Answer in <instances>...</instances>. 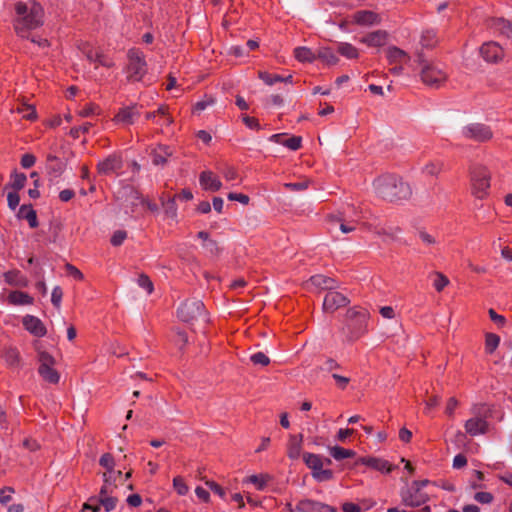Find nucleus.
Returning <instances> with one entry per match:
<instances>
[{
  "label": "nucleus",
  "mask_w": 512,
  "mask_h": 512,
  "mask_svg": "<svg viewBox=\"0 0 512 512\" xmlns=\"http://www.w3.org/2000/svg\"><path fill=\"white\" fill-rule=\"evenodd\" d=\"M286 133H278L270 136L269 140L278 144H281L292 151H296L302 146V137L300 136H291L286 138Z\"/></svg>",
  "instance_id": "nucleus-19"
},
{
  "label": "nucleus",
  "mask_w": 512,
  "mask_h": 512,
  "mask_svg": "<svg viewBox=\"0 0 512 512\" xmlns=\"http://www.w3.org/2000/svg\"><path fill=\"white\" fill-rule=\"evenodd\" d=\"M436 279L433 282V286L437 292L444 290L449 285V279L441 272H435Z\"/></svg>",
  "instance_id": "nucleus-46"
},
{
  "label": "nucleus",
  "mask_w": 512,
  "mask_h": 512,
  "mask_svg": "<svg viewBox=\"0 0 512 512\" xmlns=\"http://www.w3.org/2000/svg\"><path fill=\"white\" fill-rule=\"evenodd\" d=\"M388 41V33L385 30H376L366 34L359 39L360 43L369 47H382Z\"/></svg>",
  "instance_id": "nucleus-17"
},
{
  "label": "nucleus",
  "mask_w": 512,
  "mask_h": 512,
  "mask_svg": "<svg viewBox=\"0 0 512 512\" xmlns=\"http://www.w3.org/2000/svg\"><path fill=\"white\" fill-rule=\"evenodd\" d=\"M259 78L267 85H273L276 82H282V76L278 74H271L266 71H259L258 73Z\"/></svg>",
  "instance_id": "nucleus-45"
},
{
  "label": "nucleus",
  "mask_w": 512,
  "mask_h": 512,
  "mask_svg": "<svg viewBox=\"0 0 512 512\" xmlns=\"http://www.w3.org/2000/svg\"><path fill=\"white\" fill-rule=\"evenodd\" d=\"M7 303L13 306H26L32 304V296L20 289L12 290L7 295Z\"/></svg>",
  "instance_id": "nucleus-24"
},
{
  "label": "nucleus",
  "mask_w": 512,
  "mask_h": 512,
  "mask_svg": "<svg viewBox=\"0 0 512 512\" xmlns=\"http://www.w3.org/2000/svg\"><path fill=\"white\" fill-rule=\"evenodd\" d=\"M206 486L215 494H217L222 499L225 498L226 492L222 486H220L218 483H216L213 480H206L205 481Z\"/></svg>",
  "instance_id": "nucleus-53"
},
{
  "label": "nucleus",
  "mask_w": 512,
  "mask_h": 512,
  "mask_svg": "<svg viewBox=\"0 0 512 512\" xmlns=\"http://www.w3.org/2000/svg\"><path fill=\"white\" fill-rule=\"evenodd\" d=\"M200 185L204 190L216 192L222 187L221 181L212 171H203L199 176Z\"/></svg>",
  "instance_id": "nucleus-18"
},
{
  "label": "nucleus",
  "mask_w": 512,
  "mask_h": 512,
  "mask_svg": "<svg viewBox=\"0 0 512 512\" xmlns=\"http://www.w3.org/2000/svg\"><path fill=\"white\" fill-rule=\"evenodd\" d=\"M493 26H495L501 34L508 38L512 37V22L503 18L493 19Z\"/></svg>",
  "instance_id": "nucleus-41"
},
{
  "label": "nucleus",
  "mask_w": 512,
  "mask_h": 512,
  "mask_svg": "<svg viewBox=\"0 0 512 512\" xmlns=\"http://www.w3.org/2000/svg\"><path fill=\"white\" fill-rule=\"evenodd\" d=\"M316 59L321 60L328 66L336 65L339 62V58L330 47H321L317 49Z\"/></svg>",
  "instance_id": "nucleus-31"
},
{
  "label": "nucleus",
  "mask_w": 512,
  "mask_h": 512,
  "mask_svg": "<svg viewBox=\"0 0 512 512\" xmlns=\"http://www.w3.org/2000/svg\"><path fill=\"white\" fill-rule=\"evenodd\" d=\"M373 185L376 194L391 203L406 201L412 195L410 185L395 174H383L375 179Z\"/></svg>",
  "instance_id": "nucleus-1"
},
{
  "label": "nucleus",
  "mask_w": 512,
  "mask_h": 512,
  "mask_svg": "<svg viewBox=\"0 0 512 512\" xmlns=\"http://www.w3.org/2000/svg\"><path fill=\"white\" fill-rule=\"evenodd\" d=\"M124 166L123 158L120 154H110L104 160L97 164V172L100 175L108 176L118 173Z\"/></svg>",
  "instance_id": "nucleus-11"
},
{
  "label": "nucleus",
  "mask_w": 512,
  "mask_h": 512,
  "mask_svg": "<svg viewBox=\"0 0 512 512\" xmlns=\"http://www.w3.org/2000/svg\"><path fill=\"white\" fill-rule=\"evenodd\" d=\"M302 442L303 434L290 435L287 443V456L290 459L296 460L300 457L302 450Z\"/></svg>",
  "instance_id": "nucleus-26"
},
{
  "label": "nucleus",
  "mask_w": 512,
  "mask_h": 512,
  "mask_svg": "<svg viewBox=\"0 0 512 512\" xmlns=\"http://www.w3.org/2000/svg\"><path fill=\"white\" fill-rule=\"evenodd\" d=\"M151 156L154 165L164 166L167 163L168 158L172 156V151L167 145H158L153 149Z\"/></svg>",
  "instance_id": "nucleus-30"
},
{
  "label": "nucleus",
  "mask_w": 512,
  "mask_h": 512,
  "mask_svg": "<svg viewBox=\"0 0 512 512\" xmlns=\"http://www.w3.org/2000/svg\"><path fill=\"white\" fill-rule=\"evenodd\" d=\"M96 59L94 63H97L98 65H101L106 68H111L114 66V62L112 59L104 55L101 51L98 52L97 55H95Z\"/></svg>",
  "instance_id": "nucleus-58"
},
{
  "label": "nucleus",
  "mask_w": 512,
  "mask_h": 512,
  "mask_svg": "<svg viewBox=\"0 0 512 512\" xmlns=\"http://www.w3.org/2000/svg\"><path fill=\"white\" fill-rule=\"evenodd\" d=\"M488 430V422L483 418H471L465 422V431L471 436L485 434Z\"/></svg>",
  "instance_id": "nucleus-23"
},
{
  "label": "nucleus",
  "mask_w": 512,
  "mask_h": 512,
  "mask_svg": "<svg viewBox=\"0 0 512 512\" xmlns=\"http://www.w3.org/2000/svg\"><path fill=\"white\" fill-rule=\"evenodd\" d=\"M387 59L389 64H404L410 61V56L402 49L391 46L387 49Z\"/></svg>",
  "instance_id": "nucleus-28"
},
{
  "label": "nucleus",
  "mask_w": 512,
  "mask_h": 512,
  "mask_svg": "<svg viewBox=\"0 0 512 512\" xmlns=\"http://www.w3.org/2000/svg\"><path fill=\"white\" fill-rule=\"evenodd\" d=\"M294 56L299 62L312 63L316 60V52L308 47H297L294 50Z\"/></svg>",
  "instance_id": "nucleus-35"
},
{
  "label": "nucleus",
  "mask_w": 512,
  "mask_h": 512,
  "mask_svg": "<svg viewBox=\"0 0 512 512\" xmlns=\"http://www.w3.org/2000/svg\"><path fill=\"white\" fill-rule=\"evenodd\" d=\"M47 167L50 173H53L55 177L59 176L65 167L64 162L56 156H48Z\"/></svg>",
  "instance_id": "nucleus-37"
},
{
  "label": "nucleus",
  "mask_w": 512,
  "mask_h": 512,
  "mask_svg": "<svg viewBox=\"0 0 512 512\" xmlns=\"http://www.w3.org/2000/svg\"><path fill=\"white\" fill-rule=\"evenodd\" d=\"M402 504L408 507H419L429 501V496L426 493H415V489H404L401 491Z\"/></svg>",
  "instance_id": "nucleus-14"
},
{
  "label": "nucleus",
  "mask_w": 512,
  "mask_h": 512,
  "mask_svg": "<svg viewBox=\"0 0 512 512\" xmlns=\"http://www.w3.org/2000/svg\"><path fill=\"white\" fill-rule=\"evenodd\" d=\"M436 43V34L434 31H426L421 36V44L423 47H433Z\"/></svg>",
  "instance_id": "nucleus-51"
},
{
  "label": "nucleus",
  "mask_w": 512,
  "mask_h": 512,
  "mask_svg": "<svg viewBox=\"0 0 512 512\" xmlns=\"http://www.w3.org/2000/svg\"><path fill=\"white\" fill-rule=\"evenodd\" d=\"M5 192L7 193L8 207L12 210H15L20 203V197H19L18 191L7 190Z\"/></svg>",
  "instance_id": "nucleus-50"
},
{
  "label": "nucleus",
  "mask_w": 512,
  "mask_h": 512,
  "mask_svg": "<svg viewBox=\"0 0 512 512\" xmlns=\"http://www.w3.org/2000/svg\"><path fill=\"white\" fill-rule=\"evenodd\" d=\"M34 349L37 351V372L40 378L52 385H56L60 381V373L56 369V359L53 355L43 350L42 347H39L34 343Z\"/></svg>",
  "instance_id": "nucleus-4"
},
{
  "label": "nucleus",
  "mask_w": 512,
  "mask_h": 512,
  "mask_svg": "<svg viewBox=\"0 0 512 512\" xmlns=\"http://www.w3.org/2000/svg\"><path fill=\"white\" fill-rule=\"evenodd\" d=\"M140 110L141 107L138 105L121 108L115 115V120L125 124H132L134 120L140 116Z\"/></svg>",
  "instance_id": "nucleus-21"
},
{
  "label": "nucleus",
  "mask_w": 512,
  "mask_h": 512,
  "mask_svg": "<svg viewBox=\"0 0 512 512\" xmlns=\"http://www.w3.org/2000/svg\"><path fill=\"white\" fill-rule=\"evenodd\" d=\"M222 174H223V177L227 180V181H233V180H236L238 178V172L237 170L232 167V166H228L226 165L222 170H221Z\"/></svg>",
  "instance_id": "nucleus-62"
},
{
  "label": "nucleus",
  "mask_w": 512,
  "mask_h": 512,
  "mask_svg": "<svg viewBox=\"0 0 512 512\" xmlns=\"http://www.w3.org/2000/svg\"><path fill=\"white\" fill-rule=\"evenodd\" d=\"M350 300L344 294L333 290L326 293L323 300V310L327 313H334L336 310L347 306Z\"/></svg>",
  "instance_id": "nucleus-13"
},
{
  "label": "nucleus",
  "mask_w": 512,
  "mask_h": 512,
  "mask_svg": "<svg viewBox=\"0 0 512 512\" xmlns=\"http://www.w3.org/2000/svg\"><path fill=\"white\" fill-rule=\"evenodd\" d=\"M480 54L487 62H497L503 57V50L496 42H487L480 47Z\"/></svg>",
  "instance_id": "nucleus-16"
},
{
  "label": "nucleus",
  "mask_w": 512,
  "mask_h": 512,
  "mask_svg": "<svg viewBox=\"0 0 512 512\" xmlns=\"http://www.w3.org/2000/svg\"><path fill=\"white\" fill-rule=\"evenodd\" d=\"M15 15L13 27L16 34L23 39H30L32 35V9L23 1L14 4Z\"/></svg>",
  "instance_id": "nucleus-5"
},
{
  "label": "nucleus",
  "mask_w": 512,
  "mask_h": 512,
  "mask_svg": "<svg viewBox=\"0 0 512 512\" xmlns=\"http://www.w3.org/2000/svg\"><path fill=\"white\" fill-rule=\"evenodd\" d=\"M63 297V291L60 286H55L51 294V302L55 308H59Z\"/></svg>",
  "instance_id": "nucleus-56"
},
{
  "label": "nucleus",
  "mask_w": 512,
  "mask_h": 512,
  "mask_svg": "<svg viewBox=\"0 0 512 512\" xmlns=\"http://www.w3.org/2000/svg\"><path fill=\"white\" fill-rule=\"evenodd\" d=\"M34 29L43 24L42 17L44 15V10L42 6L34 1Z\"/></svg>",
  "instance_id": "nucleus-55"
},
{
  "label": "nucleus",
  "mask_w": 512,
  "mask_h": 512,
  "mask_svg": "<svg viewBox=\"0 0 512 512\" xmlns=\"http://www.w3.org/2000/svg\"><path fill=\"white\" fill-rule=\"evenodd\" d=\"M337 52L346 57L347 59H357L359 57V52L356 47L347 42H341L338 44Z\"/></svg>",
  "instance_id": "nucleus-36"
},
{
  "label": "nucleus",
  "mask_w": 512,
  "mask_h": 512,
  "mask_svg": "<svg viewBox=\"0 0 512 512\" xmlns=\"http://www.w3.org/2000/svg\"><path fill=\"white\" fill-rule=\"evenodd\" d=\"M401 232V228L399 226H376L374 228V233L379 236H387L391 239H396L397 235Z\"/></svg>",
  "instance_id": "nucleus-40"
},
{
  "label": "nucleus",
  "mask_w": 512,
  "mask_h": 512,
  "mask_svg": "<svg viewBox=\"0 0 512 512\" xmlns=\"http://www.w3.org/2000/svg\"><path fill=\"white\" fill-rule=\"evenodd\" d=\"M173 487L176 490L177 494L180 496H184L188 493L189 487L185 483V480L181 476H176L173 479Z\"/></svg>",
  "instance_id": "nucleus-44"
},
{
  "label": "nucleus",
  "mask_w": 512,
  "mask_h": 512,
  "mask_svg": "<svg viewBox=\"0 0 512 512\" xmlns=\"http://www.w3.org/2000/svg\"><path fill=\"white\" fill-rule=\"evenodd\" d=\"M464 138L483 143L493 138V131L490 126L484 123H471L463 127L461 131Z\"/></svg>",
  "instance_id": "nucleus-10"
},
{
  "label": "nucleus",
  "mask_w": 512,
  "mask_h": 512,
  "mask_svg": "<svg viewBox=\"0 0 512 512\" xmlns=\"http://www.w3.org/2000/svg\"><path fill=\"white\" fill-rule=\"evenodd\" d=\"M417 61L422 65L421 79L424 84L438 88L446 81V73L432 64H426L422 53L417 54Z\"/></svg>",
  "instance_id": "nucleus-9"
},
{
  "label": "nucleus",
  "mask_w": 512,
  "mask_h": 512,
  "mask_svg": "<svg viewBox=\"0 0 512 512\" xmlns=\"http://www.w3.org/2000/svg\"><path fill=\"white\" fill-rule=\"evenodd\" d=\"M303 461L311 469L312 477L318 482L330 481L334 478V472L331 469H323V457L319 454L305 452Z\"/></svg>",
  "instance_id": "nucleus-8"
},
{
  "label": "nucleus",
  "mask_w": 512,
  "mask_h": 512,
  "mask_svg": "<svg viewBox=\"0 0 512 512\" xmlns=\"http://www.w3.org/2000/svg\"><path fill=\"white\" fill-rule=\"evenodd\" d=\"M309 282L322 290L333 291L338 288V282L328 276L317 274L310 277Z\"/></svg>",
  "instance_id": "nucleus-25"
},
{
  "label": "nucleus",
  "mask_w": 512,
  "mask_h": 512,
  "mask_svg": "<svg viewBox=\"0 0 512 512\" xmlns=\"http://www.w3.org/2000/svg\"><path fill=\"white\" fill-rule=\"evenodd\" d=\"M327 220L330 223H339V228L343 233H350L356 229L354 221H351L349 223L345 222V217L343 213H339V215H329L327 217Z\"/></svg>",
  "instance_id": "nucleus-32"
},
{
  "label": "nucleus",
  "mask_w": 512,
  "mask_h": 512,
  "mask_svg": "<svg viewBox=\"0 0 512 512\" xmlns=\"http://www.w3.org/2000/svg\"><path fill=\"white\" fill-rule=\"evenodd\" d=\"M290 512H337V508L311 499H303L295 508L288 504Z\"/></svg>",
  "instance_id": "nucleus-12"
},
{
  "label": "nucleus",
  "mask_w": 512,
  "mask_h": 512,
  "mask_svg": "<svg viewBox=\"0 0 512 512\" xmlns=\"http://www.w3.org/2000/svg\"><path fill=\"white\" fill-rule=\"evenodd\" d=\"M161 203L165 215L169 218L175 219L177 217L176 196H168L167 199H165V197L162 196Z\"/></svg>",
  "instance_id": "nucleus-34"
},
{
  "label": "nucleus",
  "mask_w": 512,
  "mask_h": 512,
  "mask_svg": "<svg viewBox=\"0 0 512 512\" xmlns=\"http://www.w3.org/2000/svg\"><path fill=\"white\" fill-rule=\"evenodd\" d=\"M82 53L86 56L87 60L89 62H94L96 57L95 55L98 54L99 50H96L94 49L91 45H89L88 43H84L82 44V46L80 47Z\"/></svg>",
  "instance_id": "nucleus-52"
},
{
  "label": "nucleus",
  "mask_w": 512,
  "mask_h": 512,
  "mask_svg": "<svg viewBox=\"0 0 512 512\" xmlns=\"http://www.w3.org/2000/svg\"><path fill=\"white\" fill-rule=\"evenodd\" d=\"M342 369L341 365L333 358L327 357L323 364L320 366V370L324 372H332Z\"/></svg>",
  "instance_id": "nucleus-47"
},
{
  "label": "nucleus",
  "mask_w": 512,
  "mask_h": 512,
  "mask_svg": "<svg viewBox=\"0 0 512 512\" xmlns=\"http://www.w3.org/2000/svg\"><path fill=\"white\" fill-rule=\"evenodd\" d=\"M127 59V80L129 82L141 81L148 70L144 53L138 48H131L127 52Z\"/></svg>",
  "instance_id": "nucleus-6"
},
{
  "label": "nucleus",
  "mask_w": 512,
  "mask_h": 512,
  "mask_svg": "<svg viewBox=\"0 0 512 512\" xmlns=\"http://www.w3.org/2000/svg\"><path fill=\"white\" fill-rule=\"evenodd\" d=\"M369 312L362 307H352L346 311L342 333L346 341L353 343L360 339L367 332Z\"/></svg>",
  "instance_id": "nucleus-2"
},
{
  "label": "nucleus",
  "mask_w": 512,
  "mask_h": 512,
  "mask_svg": "<svg viewBox=\"0 0 512 512\" xmlns=\"http://www.w3.org/2000/svg\"><path fill=\"white\" fill-rule=\"evenodd\" d=\"M500 344V337L488 332L485 334V352L489 355L493 354Z\"/></svg>",
  "instance_id": "nucleus-38"
},
{
  "label": "nucleus",
  "mask_w": 512,
  "mask_h": 512,
  "mask_svg": "<svg viewBox=\"0 0 512 512\" xmlns=\"http://www.w3.org/2000/svg\"><path fill=\"white\" fill-rule=\"evenodd\" d=\"M138 285L145 289L148 294H151L154 290V285L149 276L145 273H142L138 277Z\"/></svg>",
  "instance_id": "nucleus-48"
},
{
  "label": "nucleus",
  "mask_w": 512,
  "mask_h": 512,
  "mask_svg": "<svg viewBox=\"0 0 512 512\" xmlns=\"http://www.w3.org/2000/svg\"><path fill=\"white\" fill-rule=\"evenodd\" d=\"M354 22L358 25L362 26H370L374 24H379L381 18L379 15L370 10H360L355 12L353 16Z\"/></svg>",
  "instance_id": "nucleus-22"
},
{
  "label": "nucleus",
  "mask_w": 512,
  "mask_h": 512,
  "mask_svg": "<svg viewBox=\"0 0 512 512\" xmlns=\"http://www.w3.org/2000/svg\"><path fill=\"white\" fill-rule=\"evenodd\" d=\"M61 230H62V225H61L60 221L53 219L49 222L48 237L41 239L40 233L38 232V233H36V235H34V238L36 241L43 242L45 244L54 243L58 239Z\"/></svg>",
  "instance_id": "nucleus-27"
},
{
  "label": "nucleus",
  "mask_w": 512,
  "mask_h": 512,
  "mask_svg": "<svg viewBox=\"0 0 512 512\" xmlns=\"http://www.w3.org/2000/svg\"><path fill=\"white\" fill-rule=\"evenodd\" d=\"M474 499L481 504H490L494 497L490 492H477L474 495Z\"/></svg>",
  "instance_id": "nucleus-63"
},
{
  "label": "nucleus",
  "mask_w": 512,
  "mask_h": 512,
  "mask_svg": "<svg viewBox=\"0 0 512 512\" xmlns=\"http://www.w3.org/2000/svg\"><path fill=\"white\" fill-rule=\"evenodd\" d=\"M46 333L47 329L43 322L39 318L34 317V337H43Z\"/></svg>",
  "instance_id": "nucleus-61"
},
{
  "label": "nucleus",
  "mask_w": 512,
  "mask_h": 512,
  "mask_svg": "<svg viewBox=\"0 0 512 512\" xmlns=\"http://www.w3.org/2000/svg\"><path fill=\"white\" fill-rule=\"evenodd\" d=\"M91 126H92V124L90 122H85L81 126L71 128L69 134L74 139H77V138H79L81 133L82 134L88 133Z\"/></svg>",
  "instance_id": "nucleus-54"
},
{
  "label": "nucleus",
  "mask_w": 512,
  "mask_h": 512,
  "mask_svg": "<svg viewBox=\"0 0 512 512\" xmlns=\"http://www.w3.org/2000/svg\"><path fill=\"white\" fill-rule=\"evenodd\" d=\"M26 183V175L15 170L11 173L9 182L3 187V192L5 193L7 190L19 191L25 187Z\"/></svg>",
  "instance_id": "nucleus-29"
},
{
  "label": "nucleus",
  "mask_w": 512,
  "mask_h": 512,
  "mask_svg": "<svg viewBox=\"0 0 512 512\" xmlns=\"http://www.w3.org/2000/svg\"><path fill=\"white\" fill-rule=\"evenodd\" d=\"M19 219H24L28 222L29 227L32 228V204H24L19 208L17 213Z\"/></svg>",
  "instance_id": "nucleus-43"
},
{
  "label": "nucleus",
  "mask_w": 512,
  "mask_h": 512,
  "mask_svg": "<svg viewBox=\"0 0 512 512\" xmlns=\"http://www.w3.org/2000/svg\"><path fill=\"white\" fill-rule=\"evenodd\" d=\"M4 359L11 367H17L20 362V355L17 349L8 348L4 351Z\"/></svg>",
  "instance_id": "nucleus-42"
},
{
  "label": "nucleus",
  "mask_w": 512,
  "mask_h": 512,
  "mask_svg": "<svg viewBox=\"0 0 512 512\" xmlns=\"http://www.w3.org/2000/svg\"><path fill=\"white\" fill-rule=\"evenodd\" d=\"M267 476L264 478L263 476L251 475L248 477V482L256 485L258 490H263L267 483Z\"/></svg>",
  "instance_id": "nucleus-64"
},
{
  "label": "nucleus",
  "mask_w": 512,
  "mask_h": 512,
  "mask_svg": "<svg viewBox=\"0 0 512 512\" xmlns=\"http://www.w3.org/2000/svg\"><path fill=\"white\" fill-rule=\"evenodd\" d=\"M468 172L472 195L480 200L485 199L491 186L490 170L482 164L474 163L469 166Z\"/></svg>",
  "instance_id": "nucleus-3"
},
{
  "label": "nucleus",
  "mask_w": 512,
  "mask_h": 512,
  "mask_svg": "<svg viewBox=\"0 0 512 512\" xmlns=\"http://www.w3.org/2000/svg\"><path fill=\"white\" fill-rule=\"evenodd\" d=\"M178 318L186 323H193L199 319L207 321L205 306L200 300H186L177 310Z\"/></svg>",
  "instance_id": "nucleus-7"
},
{
  "label": "nucleus",
  "mask_w": 512,
  "mask_h": 512,
  "mask_svg": "<svg viewBox=\"0 0 512 512\" xmlns=\"http://www.w3.org/2000/svg\"><path fill=\"white\" fill-rule=\"evenodd\" d=\"M362 464L376 471H380L382 473L389 474L394 470V466H392L387 460L377 458V457H361L359 458L355 465Z\"/></svg>",
  "instance_id": "nucleus-15"
},
{
  "label": "nucleus",
  "mask_w": 512,
  "mask_h": 512,
  "mask_svg": "<svg viewBox=\"0 0 512 512\" xmlns=\"http://www.w3.org/2000/svg\"><path fill=\"white\" fill-rule=\"evenodd\" d=\"M99 464L104 467L107 471L103 474L104 482L110 481V474L114 471L115 461L114 457L110 453H104L99 460Z\"/></svg>",
  "instance_id": "nucleus-33"
},
{
  "label": "nucleus",
  "mask_w": 512,
  "mask_h": 512,
  "mask_svg": "<svg viewBox=\"0 0 512 512\" xmlns=\"http://www.w3.org/2000/svg\"><path fill=\"white\" fill-rule=\"evenodd\" d=\"M127 237V232L124 230H117L112 235L110 242L113 246H120Z\"/></svg>",
  "instance_id": "nucleus-60"
},
{
  "label": "nucleus",
  "mask_w": 512,
  "mask_h": 512,
  "mask_svg": "<svg viewBox=\"0 0 512 512\" xmlns=\"http://www.w3.org/2000/svg\"><path fill=\"white\" fill-rule=\"evenodd\" d=\"M214 103V99L212 97L205 96V99L198 101L193 106V111L196 113H200L205 110L208 106Z\"/></svg>",
  "instance_id": "nucleus-59"
},
{
  "label": "nucleus",
  "mask_w": 512,
  "mask_h": 512,
  "mask_svg": "<svg viewBox=\"0 0 512 512\" xmlns=\"http://www.w3.org/2000/svg\"><path fill=\"white\" fill-rule=\"evenodd\" d=\"M329 452L331 456L338 461L345 458H353L356 455V452L354 450L345 449L340 446L331 447L329 449Z\"/></svg>",
  "instance_id": "nucleus-39"
},
{
  "label": "nucleus",
  "mask_w": 512,
  "mask_h": 512,
  "mask_svg": "<svg viewBox=\"0 0 512 512\" xmlns=\"http://www.w3.org/2000/svg\"><path fill=\"white\" fill-rule=\"evenodd\" d=\"M3 277L8 285L16 289L27 287L29 284V279L19 270L7 271L3 274Z\"/></svg>",
  "instance_id": "nucleus-20"
},
{
  "label": "nucleus",
  "mask_w": 512,
  "mask_h": 512,
  "mask_svg": "<svg viewBox=\"0 0 512 512\" xmlns=\"http://www.w3.org/2000/svg\"><path fill=\"white\" fill-rule=\"evenodd\" d=\"M117 498L116 497H105L103 499H98V502L100 505H102L106 512H110L115 509L117 504Z\"/></svg>",
  "instance_id": "nucleus-57"
},
{
  "label": "nucleus",
  "mask_w": 512,
  "mask_h": 512,
  "mask_svg": "<svg viewBox=\"0 0 512 512\" xmlns=\"http://www.w3.org/2000/svg\"><path fill=\"white\" fill-rule=\"evenodd\" d=\"M250 360L254 365L268 366L270 364V358L263 352L254 353Z\"/></svg>",
  "instance_id": "nucleus-49"
}]
</instances>
